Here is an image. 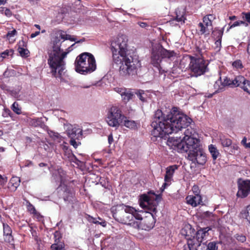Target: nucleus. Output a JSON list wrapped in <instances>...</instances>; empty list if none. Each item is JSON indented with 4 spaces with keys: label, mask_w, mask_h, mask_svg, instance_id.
<instances>
[{
    "label": "nucleus",
    "mask_w": 250,
    "mask_h": 250,
    "mask_svg": "<svg viewBox=\"0 0 250 250\" xmlns=\"http://www.w3.org/2000/svg\"><path fill=\"white\" fill-rule=\"evenodd\" d=\"M208 19H209L208 18H206L204 17L203 19V23L206 26L209 27V28L212 29V22H211V21H210Z\"/></svg>",
    "instance_id": "nucleus-35"
},
{
    "label": "nucleus",
    "mask_w": 250,
    "mask_h": 250,
    "mask_svg": "<svg viewBox=\"0 0 250 250\" xmlns=\"http://www.w3.org/2000/svg\"><path fill=\"white\" fill-rule=\"evenodd\" d=\"M75 42L76 39L68 35L63 30H58L55 33L54 37L51 41V49L48 50V63L51 69L52 75L55 77H61L63 70L65 69V62L64 59L67 54L72 50L71 48L74 47L76 43H73L65 51L62 47L64 45L65 40Z\"/></svg>",
    "instance_id": "nucleus-3"
},
{
    "label": "nucleus",
    "mask_w": 250,
    "mask_h": 250,
    "mask_svg": "<svg viewBox=\"0 0 250 250\" xmlns=\"http://www.w3.org/2000/svg\"><path fill=\"white\" fill-rule=\"evenodd\" d=\"M97 224H100L102 226L105 227L106 225V222L104 220H102L101 222L98 221V223Z\"/></svg>",
    "instance_id": "nucleus-56"
},
{
    "label": "nucleus",
    "mask_w": 250,
    "mask_h": 250,
    "mask_svg": "<svg viewBox=\"0 0 250 250\" xmlns=\"http://www.w3.org/2000/svg\"><path fill=\"white\" fill-rule=\"evenodd\" d=\"M139 224V227L135 229H141L145 230H149L152 229L155 223V219L152 213H149L148 215L144 217L142 222L136 221Z\"/></svg>",
    "instance_id": "nucleus-12"
},
{
    "label": "nucleus",
    "mask_w": 250,
    "mask_h": 250,
    "mask_svg": "<svg viewBox=\"0 0 250 250\" xmlns=\"http://www.w3.org/2000/svg\"><path fill=\"white\" fill-rule=\"evenodd\" d=\"M88 220L90 222H92L96 224L98 223V220H97V218H94L90 216H88Z\"/></svg>",
    "instance_id": "nucleus-52"
},
{
    "label": "nucleus",
    "mask_w": 250,
    "mask_h": 250,
    "mask_svg": "<svg viewBox=\"0 0 250 250\" xmlns=\"http://www.w3.org/2000/svg\"><path fill=\"white\" fill-rule=\"evenodd\" d=\"M206 18H208V20L212 22V21L215 19V17L213 15H208L205 16Z\"/></svg>",
    "instance_id": "nucleus-54"
},
{
    "label": "nucleus",
    "mask_w": 250,
    "mask_h": 250,
    "mask_svg": "<svg viewBox=\"0 0 250 250\" xmlns=\"http://www.w3.org/2000/svg\"><path fill=\"white\" fill-rule=\"evenodd\" d=\"M3 234L4 235L10 234L12 233V230L10 228V227L7 224H3Z\"/></svg>",
    "instance_id": "nucleus-30"
},
{
    "label": "nucleus",
    "mask_w": 250,
    "mask_h": 250,
    "mask_svg": "<svg viewBox=\"0 0 250 250\" xmlns=\"http://www.w3.org/2000/svg\"><path fill=\"white\" fill-rule=\"evenodd\" d=\"M123 125L126 127L131 129H135L137 128V123L133 120H128L127 117L123 120Z\"/></svg>",
    "instance_id": "nucleus-18"
},
{
    "label": "nucleus",
    "mask_w": 250,
    "mask_h": 250,
    "mask_svg": "<svg viewBox=\"0 0 250 250\" xmlns=\"http://www.w3.org/2000/svg\"><path fill=\"white\" fill-rule=\"evenodd\" d=\"M14 53V50L13 49H10V50H6L1 53L0 55L1 56H2V59L5 58L6 56H12Z\"/></svg>",
    "instance_id": "nucleus-33"
},
{
    "label": "nucleus",
    "mask_w": 250,
    "mask_h": 250,
    "mask_svg": "<svg viewBox=\"0 0 250 250\" xmlns=\"http://www.w3.org/2000/svg\"><path fill=\"white\" fill-rule=\"evenodd\" d=\"M13 111L17 114H20L21 113V108L20 107L19 104L16 102H15L11 107Z\"/></svg>",
    "instance_id": "nucleus-26"
},
{
    "label": "nucleus",
    "mask_w": 250,
    "mask_h": 250,
    "mask_svg": "<svg viewBox=\"0 0 250 250\" xmlns=\"http://www.w3.org/2000/svg\"><path fill=\"white\" fill-rule=\"evenodd\" d=\"M2 11H4L5 15L8 17H10L12 15V12L9 9L3 8Z\"/></svg>",
    "instance_id": "nucleus-53"
},
{
    "label": "nucleus",
    "mask_w": 250,
    "mask_h": 250,
    "mask_svg": "<svg viewBox=\"0 0 250 250\" xmlns=\"http://www.w3.org/2000/svg\"><path fill=\"white\" fill-rule=\"evenodd\" d=\"M48 133L50 137L52 138L54 141L60 142V141L62 140V137L58 133L55 132L51 130L48 131Z\"/></svg>",
    "instance_id": "nucleus-24"
},
{
    "label": "nucleus",
    "mask_w": 250,
    "mask_h": 250,
    "mask_svg": "<svg viewBox=\"0 0 250 250\" xmlns=\"http://www.w3.org/2000/svg\"><path fill=\"white\" fill-rule=\"evenodd\" d=\"M134 96V94L129 90L126 89V91L122 95V98L125 103H127L132 99Z\"/></svg>",
    "instance_id": "nucleus-21"
},
{
    "label": "nucleus",
    "mask_w": 250,
    "mask_h": 250,
    "mask_svg": "<svg viewBox=\"0 0 250 250\" xmlns=\"http://www.w3.org/2000/svg\"><path fill=\"white\" fill-rule=\"evenodd\" d=\"M76 139H71L70 140V145L73 146L75 148H76L78 147L79 144H80L79 143H78L76 141Z\"/></svg>",
    "instance_id": "nucleus-47"
},
{
    "label": "nucleus",
    "mask_w": 250,
    "mask_h": 250,
    "mask_svg": "<svg viewBox=\"0 0 250 250\" xmlns=\"http://www.w3.org/2000/svg\"><path fill=\"white\" fill-rule=\"evenodd\" d=\"M245 82L240 83L239 87L242 88L245 91L250 94V81L244 78Z\"/></svg>",
    "instance_id": "nucleus-23"
},
{
    "label": "nucleus",
    "mask_w": 250,
    "mask_h": 250,
    "mask_svg": "<svg viewBox=\"0 0 250 250\" xmlns=\"http://www.w3.org/2000/svg\"><path fill=\"white\" fill-rule=\"evenodd\" d=\"M211 229V228L209 227L203 228H200L195 233V241L202 242L203 241L206 240L207 237L209 235L208 231Z\"/></svg>",
    "instance_id": "nucleus-15"
},
{
    "label": "nucleus",
    "mask_w": 250,
    "mask_h": 250,
    "mask_svg": "<svg viewBox=\"0 0 250 250\" xmlns=\"http://www.w3.org/2000/svg\"><path fill=\"white\" fill-rule=\"evenodd\" d=\"M85 41V39L84 38H83L79 41H75V43H81V42H84Z\"/></svg>",
    "instance_id": "nucleus-64"
},
{
    "label": "nucleus",
    "mask_w": 250,
    "mask_h": 250,
    "mask_svg": "<svg viewBox=\"0 0 250 250\" xmlns=\"http://www.w3.org/2000/svg\"><path fill=\"white\" fill-rule=\"evenodd\" d=\"M235 237L236 240L240 242L244 243L246 241V237L242 234H237Z\"/></svg>",
    "instance_id": "nucleus-34"
},
{
    "label": "nucleus",
    "mask_w": 250,
    "mask_h": 250,
    "mask_svg": "<svg viewBox=\"0 0 250 250\" xmlns=\"http://www.w3.org/2000/svg\"><path fill=\"white\" fill-rule=\"evenodd\" d=\"M242 18L247 22L250 24V12L242 13Z\"/></svg>",
    "instance_id": "nucleus-36"
},
{
    "label": "nucleus",
    "mask_w": 250,
    "mask_h": 250,
    "mask_svg": "<svg viewBox=\"0 0 250 250\" xmlns=\"http://www.w3.org/2000/svg\"><path fill=\"white\" fill-rule=\"evenodd\" d=\"M175 19L177 21H179V22L183 21V22H184L185 20H186V18L184 15H182V16H180L177 14Z\"/></svg>",
    "instance_id": "nucleus-51"
},
{
    "label": "nucleus",
    "mask_w": 250,
    "mask_h": 250,
    "mask_svg": "<svg viewBox=\"0 0 250 250\" xmlns=\"http://www.w3.org/2000/svg\"><path fill=\"white\" fill-rule=\"evenodd\" d=\"M237 17L235 16H233L229 17V19L231 21L236 20Z\"/></svg>",
    "instance_id": "nucleus-63"
},
{
    "label": "nucleus",
    "mask_w": 250,
    "mask_h": 250,
    "mask_svg": "<svg viewBox=\"0 0 250 250\" xmlns=\"http://www.w3.org/2000/svg\"><path fill=\"white\" fill-rule=\"evenodd\" d=\"M192 119L174 107L167 115L158 109L153 116L151 125L153 128L151 135L156 138L165 140L168 138L167 144L172 149L178 152H188V158L193 163L204 165L207 161L206 153L200 146V141L194 134L192 129H187L184 132V136H173L168 138L169 134L177 133L188 126Z\"/></svg>",
    "instance_id": "nucleus-1"
},
{
    "label": "nucleus",
    "mask_w": 250,
    "mask_h": 250,
    "mask_svg": "<svg viewBox=\"0 0 250 250\" xmlns=\"http://www.w3.org/2000/svg\"><path fill=\"white\" fill-rule=\"evenodd\" d=\"M198 27L200 28L199 31L201 35H209L210 31L212 29L209 27L206 26L202 22H200L198 24Z\"/></svg>",
    "instance_id": "nucleus-20"
},
{
    "label": "nucleus",
    "mask_w": 250,
    "mask_h": 250,
    "mask_svg": "<svg viewBox=\"0 0 250 250\" xmlns=\"http://www.w3.org/2000/svg\"><path fill=\"white\" fill-rule=\"evenodd\" d=\"M66 193H67V192L66 191ZM69 193V195L68 196L64 195L63 199L65 201H67L68 202H70V201H72L71 198H72V193L68 192Z\"/></svg>",
    "instance_id": "nucleus-44"
},
{
    "label": "nucleus",
    "mask_w": 250,
    "mask_h": 250,
    "mask_svg": "<svg viewBox=\"0 0 250 250\" xmlns=\"http://www.w3.org/2000/svg\"><path fill=\"white\" fill-rule=\"evenodd\" d=\"M62 148L65 158L67 159L69 161V160H72V157H73V155H74L72 150L70 149H69L67 146L64 145L62 146Z\"/></svg>",
    "instance_id": "nucleus-22"
},
{
    "label": "nucleus",
    "mask_w": 250,
    "mask_h": 250,
    "mask_svg": "<svg viewBox=\"0 0 250 250\" xmlns=\"http://www.w3.org/2000/svg\"><path fill=\"white\" fill-rule=\"evenodd\" d=\"M187 199V203L193 207H196L198 205H199L202 201L201 197L199 195L189 197H188Z\"/></svg>",
    "instance_id": "nucleus-16"
},
{
    "label": "nucleus",
    "mask_w": 250,
    "mask_h": 250,
    "mask_svg": "<svg viewBox=\"0 0 250 250\" xmlns=\"http://www.w3.org/2000/svg\"><path fill=\"white\" fill-rule=\"evenodd\" d=\"M248 53L250 55V40L249 41L247 47Z\"/></svg>",
    "instance_id": "nucleus-60"
},
{
    "label": "nucleus",
    "mask_w": 250,
    "mask_h": 250,
    "mask_svg": "<svg viewBox=\"0 0 250 250\" xmlns=\"http://www.w3.org/2000/svg\"><path fill=\"white\" fill-rule=\"evenodd\" d=\"M148 195L143 194L140 196V205L143 208H147L149 210L156 213L157 206L161 200L160 195H156L153 192L149 191Z\"/></svg>",
    "instance_id": "nucleus-8"
},
{
    "label": "nucleus",
    "mask_w": 250,
    "mask_h": 250,
    "mask_svg": "<svg viewBox=\"0 0 250 250\" xmlns=\"http://www.w3.org/2000/svg\"><path fill=\"white\" fill-rule=\"evenodd\" d=\"M175 53L173 51H169L164 48L161 45L158 44L152 47L151 62L152 64L159 69L160 66V63L163 58L170 59L175 55Z\"/></svg>",
    "instance_id": "nucleus-6"
},
{
    "label": "nucleus",
    "mask_w": 250,
    "mask_h": 250,
    "mask_svg": "<svg viewBox=\"0 0 250 250\" xmlns=\"http://www.w3.org/2000/svg\"><path fill=\"white\" fill-rule=\"evenodd\" d=\"M127 37L122 35L111 43L113 61L123 77L136 75L141 67L138 56L127 49Z\"/></svg>",
    "instance_id": "nucleus-2"
},
{
    "label": "nucleus",
    "mask_w": 250,
    "mask_h": 250,
    "mask_svg": "<svg viewBox=\"0 0 250 250\" xmlns=\"http://www.w3.org/2000/svg\"><path fill=\"white\" fill-rule=\"evenodd\" d=\"M182 233L186 236L189 250H207L208 248L204 242L195 241L194 229L190 225L186 226L182 230Z\"/></svg>",
    "instance_id": "nucleus-7"
},
{
    "label": "nucleus",
    "mask_w": 250,
    "mask_h": 250,
    "mask_svg": "<svg viewBox=\"0 0 250 250\" xmlns=\"http://www.w3.org/2000/svg\"><path fill=\"white\" fill-rule=\"evenodd\" d=\"M241 143L243 144L245 146H246L247 143V139L246 137H244L241 141Z\"/></svg>",
    "instance_id": "nucleus-59"
},
{
    "label": "nucleus",
    "mask_w": 250,
    "mask_h": 250,
    "mask_svg": "<svg viewBox=\"0 0 250 250\" xmlns=\"http://www.w3.org/2000/svg\"><path fill=\"white\" fill-rule=\"evenodd\" d=\"M220 141L222 145L224 147H229L232 144L231 140L229 138H225V137L220 138Z\"/></svg>",
    "instance_id": "nucleus-25"
},
{
    "label": "nucleus",
    "mask_w": 250,
    "mask_h": 250,
    "mask_svg": "<svg viewBox=\"0 0 250 250\" xmlns=\"http://www.w3.org/2000/svg\"><path fill=\"white\" fill-rule=\"evenodd\" d=\"M51 248L53 250H62L63 247L62 245H58L56 244H53L51 245Z\"/></svg>",
    "instance_id": "nucleus-43"
},
{
    "label": "nucleus",
    "mask_w": 250,
    "mask_h": 250,
    "mask_svg": "<svg viewBox=\"0 0 250 250\" xmlns=\"http://www.w3.org/2000/svg\"><path fill=\"white\" fill-rule=\"evenodd\" d=\"M126 89L122 87H115L114 88L115 91L120 94L121 96L123 95L125 91H126Z\"/></svg>",
    "instance_id": "nucleus-42"
},
{
    "label": "nucleus",
    "mask_w": 250,
    "mask_h": 250,
    "mask_svg": "<svg viewBox=\"0 0 250 250\" xmlns=\"http://www.w3.org/2000/svg\"><path fill=\"white\" fill-rule=\"evenodd\" d=\"M232 66L237 69H241L243 67L242 62L240 60H237L233 62Z\"/></svg>",
    "instance_id": "nucleus-32"
},
{
    "label": "nucleus",
    "mask_w": 250,
    "mask_h": 250,
    "mask_svg": "<svg viewBox=\"0 0 250 250\" xmlns=\"http://www.w3.org/2000/svg\"><path fill=\"white\" fill-rule=\"evenodd\" d=\"M124 119H126V117L122 114L119 107L112 106L108 109L106 121L110 126L118 128L123 124Z\"/></svg>",
    "instance_id": "nucleus-9"
},
{
    "label": "nucleus",
    "mask_w": 250,
    "mask_h": 250,
    "mask_svg": "<svg viewBox=\"0 0 250 250\" xmlns=\"http://www.w3.org/2000/svg\"><path fill=\"white\" fill-rule=\"evenodd\" d=\"M132 214L133 215V219L134 220L135 219L137 220H138L137 221H139L140 220L143 221V218H142V216L137 212V210L135 209V212Z\"/></svg>",
    "instance_id": "nucleus-37"
},
{
    "label": "nucleus",
    "mask_w": 250,
    "mask_h": 250,
    "mask_svg": "<svg viewBox=\"0 0 250 250\" xmlns=\"http://www.w3.org/2000/svg\"><path fill=\"white\" fill-rule=\"evenodd\" d=\"M38 126L41 127L44 130L48 129V126L44 124V122L42 121V118L40 119Z\"/></svg>",
    "instance_id": "nucleus-49"
},
{
    "label": "nucleus",
    "mask_w": 250,
    "mask_h": 250,
    "mask_svg": "<svg viewBox=\"0 0 250 250\" xmlns=\"http://www.w3.org/2000/svg\"><path fill=\"white\" fill-rule=\"evenodd\" d=\"M4 240L6 242L10 243L13 240V236L11 234L5 235Z\"/></svg>",
    "instance_id": "nucleus-50"
},
{
    "label": "nucleus",
    "mask_w": 250,
    "mask_h": 250,
    "mask_svg": "<svg viewBox=\"0 0 250 250\" xmlns=\"http://www.w3.org/2000/svg\"><path fill=\"white\" fill-rule=\"evenodd\" d=\"M75 66L76 71L79 73L85 74L91 73L96 68L95 58L89 53H83L76 58Z\"/></svg>",
    "instance_id": "nucleus-5"
},
{
    "label": "nucleus",
    "mask_w": 250,
    "mask_h": 250,
    "mask_svg": "<svg viewBox=\"0 0 250 250\" xmlns=\"http://www.w3.org/2000/svg\"><path fill=\"white\" fill-rule=\"evenodd\" d=\"M70 161L75 163L78 166H81L83 162L77 159V158L74 155L72 157V160H69Z\"/></svg>",
    "instance_id": "nucleus-39"
},
{
    "label": "nucleus",
    "mask_w": 250,
    "mask_h": 250,
    "mask_svg": "<svg viewBox=\"0 0 250 250\" xmlns=\"http://www.w3.org/2000/svg\"><path fill=\"white\" fill-rule=\"evenodd\" d=\"M221 40L219 39V40H218L217 41H216L215 42V44H216V45L217 46H219V45L220 46L221 45Z\"/></svg>",
    "instance_id": "nucleus-61"
},
{
    "label": "nucleus",
    "mask_w": 250,
    "mask_h": 250,
    "mask_svg": "<svg viewBox=\"0 0 250 250\" xmlns=\"http://www.w3.org/2000/svg\"><path fill=\"white\" fill-rule=\"evenodd\" d=\"M136 94L140 100H141L142 102L145 101V97L144 96L145 93L143 91L139 90L138 92L136 93Z\"/></svg>",
    "instance_id": "nucleus-38"
},
{
    "label": "nucleus",
    "mask_w": 250,
    "mask_h": 250,
    "mask_svg": "<svg viewBox=\"0 0 250 250\" xmlns=\"http://www.w3.org/2000/svg\"><path fill=\"white\" fill-rule=\"evenodd\" d=\"M238 190L237 196L241 198H244L250 193V180H243L239 179L237 182Z\"/></svg>",
    "instance_id": "nucleus-11"
},
{
    "label": "nucleus",
    "mask_w": 250,
    "mask_h": 250,
    "mask_svg": "<svg viewBox=\"0 0 250 250\" xmlns=\"http://www.w3.org/2000/svg\"><path fill=\"white\" fill-rule=\"evenodd\" d=\"M38 126L41 127L44 130L48 129V126L44 124V122L42 121V118L40 119Z\"/></svg>",
    "instance_id": "nucleus-48"
},
{
    "label": "nucleus",
    "mask_w": 250,
    "mask_h": 250,
    "mask_svg": "<svg viewBox=\"0 0 250 250\" xmlns=\"http://www.w3.org/2000/svg\"><path fill=\"white\" fill-rule=\"evenodd\" d=\"M40 31H36L35 33L31 34L30 35V37L31 38H34L35 37H36L37 36L39 35L40 34Z\"/></svg>",
    "instance_id": "nucleus-57"
},
{
    "label": "nucleus",
    "mask_w": 250,
    "mask_h": 250,
    "mask_svg": "<svg viewBox=\"0 0 250 250\" xmlns=\"http://www.w3.org/2000/svg\"><path fill=\"white\" fill-rule=\"evenodd\" d=\"M241 24H243L245 26H247L248 25V24L245 21H235L234 23H233L231 24V23H229V28L230 29V28H231L233 27H235L236 26H239Z\"/></svg>",
    "instance_id": "nucleus-28"
},
{
    "label": "nucleus",
    "mask_w": 250,
    "mask_h": 250,
    "mask_svg": "<svg viewBox=\"0 0 250 250\" xmlns=\"http://www.w3.org/2000/svg\"><path fill=\"white\" fill-rule=\"evenodd\" d=\"M17 33V31L15 29H14L12 31H9L6 36L7 37L10 39V38L14 37Z\"/></svg>",
    "instance_id": "nucleus-45"
},
{
    "label": "nucleus",
    "mask_w": 250,
    "mask_h": 250,
    "mask_svg": "<svg viewBox=\"0 0 250 250\" xmlns=\"http://www.w3.org/2000/svg\"><path fill=\"white\" fill-rule=\"evenodd\" d=\"M39 166L40 167H43L47 166V164L45 163H41L39 164Z\"/></svg>",
    "instance_id": "nucleus-62"
},
{
    "label": "nucleus",
    "mask_w": 250,
    "mask_h": 250,
    "mask_svg": "<svg viewBox=\"0 0 250 250\" xmlns=\"http://www.w3.org/2000/svg\"><path fill=\"white\" fill-rule=\"evenodd\" d=\"M217 243L215 242H209L208 245H207L208 250H217L218 247L217 246Z\"/></svg>",
    "instance_id": "nucleus-31"
},
{
    "label": "nucleus",
    "mask_w": 250,
    "mask_h": 250,
    "mask_svg": "<svg viewBox=\"0 0 250 250\" xmlns=\"http://www.w3.org/2000/svg\"><path fill=\"white\" fill-rule=\"evenodd\" d=\"M242 217L245 218L250 222V205L247 207V210L242 213Z\"/></svg>",
    "instance_id": "nucleus-29"
},
{
    "label": "nucleus",
    "mask_w": 250,
    "mask_h": 250,
    "mask_svg": "<svg viewBox=\"0 0 250 250\" xmlns=\"http://www.w3.org/2000/svg\"><path fill=\"white\" fill-rule=\"evenodd\" d=\"M137 24L142 28L147 29V27H149L150 25L146 22L139 21Z\"/></svg>",
    "instance_id": "nucleus-46"
},
{
    "label": "nucleus",
    "mask_w": 250,
    "mask_h": 250,
    "mask_svg": "<svg viewBox=\"0 0 250 250\" xmlns=\"http://www.w3.org/2000/svg\"><path fill=\"white\" fill-rule=\"evenodd\" d=\"M18 52L22 57H27L29 54V51L27 49L21 47V46L18 48Z\"/></svg>",
    "instance_id": "nucleus-27"
},
{
    "label": "nucleus",
    "mask_w": 250,
    "mask_h": 250,
    "mask_svg": "<svg viewBox=\"0 0 250 250\" xmlns=\"http://www.w3.org/2000/svg\"><path fill=\"white\" fill-rule=\"evenodd\" d=\"M134 212L135 208L133 207L122 204L117 207L113 216L121 223L129 225L134 228H137L139 224L133 219V215L132 214Z\"/></svg>",
    "instance_id": "nucleus-4"
},
{
    "label": "nucleus",
    "mask_w": 250,
    "mask_h": 250,
    "mask_svg": "<svg viewBox=\"0 0 250 250\" xmlns=\"http://www.w3.org/2000/svg\"><path fill=\"white\" fill-rule=\"evenodd\" d=\"M2 181L3 183H5L7 182V178L6 177H3L0 174V181Z\"/></svg>",
    "instance_id": "nucleus-58"
},
{
    "label": "nucleus",
    "mask_w": 250,
    "mask_h": 250,
    "mask_svg": "<svg viewBox=\"0 0 250 250\" xmlns=\"http://www.w3.org/2000/svg\"><path fill=\"white\" fill-rule=\"evenodd\" d=\"M178 167L176 165L170 166L167 168L166 174L165 176V181L168 182L171 180V178L175 170L177 169Z\"/></svg>",
    "instance_id": "nucleus-17"
},
{
    "label": "nucleus",
    "mask_w": 250,
    "mask_h": 250,
    "mask_svg": "<svg viewBox=\"0 0 250 250\" xmlns=\"http://www.w3.org/2000/svg\"><path fill=\"white\" fill-rule=\"evenodd\" d=\"M208 150L211 155L213 160H215L220 154L218 150L213 145H210L208 146Z\"/></svg>",
    "instance_id": "nucleus-19"
},
{
    "label": "nucleus",
    "mask_w": 250,
    "mask_h": 250,
    "mask_svg": "<svg viewBox=\"0 0 250 250\" xmlns=\"http://www.w3.org/2000/svg\"><path fill=\"white\" fill-rule=\"evenodd\" d=\"M41 118H36L32 119L30 122V124L35 127L38 126Z\"/></svg>",
    "instance_id": "nucleus-40"
},
{
    "label": "nucleus",
    "mask_w": 250,
    "mask_h": 250,
    "mask_svg": "<svg viewBox=\"0 0 250 250\" xmlns=\"http://www.w3.org/2000/svg\"><path fill=\"white\" fill-rule=\"evenodd\" d=\"M108 141L110 145H111L113 142V138L111 134L108 136Z\"/></svg>",
    "instance_id": "nucleus-55"
},
{
    "label": "nucleus",
    "mask_w": 250,
    "mask_h": 250,
    "mask_svg": "<svg viewBox=\"0 0 250 250\" xmlns=\"http://www.w3.org/2000/svg\"><path fill=\"white\" fill-rule=\"evenodd\" d=\"M208 64L201 59H196L194 57H190V62L189 64V68L190 71L193 73L192 75L198 77L204 74L208 71Z\"/></svg>",
    "instance_id": "nucleus-10"
},
{
    "label": "nucleus",
    "mask_w": 250,
    "mask_h": 250,
    "mask_svg": "<svg viewBox=\"0 0 250 250\" xmlns=\"http://www.w3.org/2000/svg\"><path fill=\"white\" fill-rule=\"evenodd\" d=\"M245 82L244 77L241 75L235 76L234 78L225 77L222 82L223 86H228L230 87H238L240 83Z\"/></svg>",
    "instance_id": "nucleus-13"
},
{
    "label": "nucleus",
    "mask_w": 250,
    "mask_h": 250,
    "mask_svg": "<svg viewBox=\"0 0 250 250\" xmlns=\"http://www.w3.org/2000/svg\"><path fill=\"white\" fill-rule=\"evenodd\" d=\"M68 136L70 139H77L79 140L82 138V130L75 126L70 125L66 130Z\"/></svg>",
    "instance_id": "nucleus-14"
},
{
    "label": "nucleus",
    "mask_w": 250,
    "mask_h": 250,
    "mask_svg": "<svg viewBox=\"0 0 250 250\" xmlns=\"http://www.w3.org/2000/svg\"><path fill=\"white\" fill-rule=\"evenodd\" d=\"M11 112L9 109L4 108L2 114V116L4 118H6L8 117L9 116H11Z\"/></svg>",
    "instance_id": "nucleus-41"
}]
</instances>
